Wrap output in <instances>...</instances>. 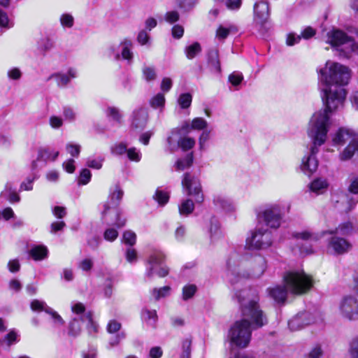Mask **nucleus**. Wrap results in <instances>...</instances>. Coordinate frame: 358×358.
Listing matches in <instances>:
<instances>
[{
	"mask_svg": "<svg viewBox=\"0 0 358 358\" xmlns=\"http://www.w3.org/2000/svg\"><path fill=\"white\" fill-rule=\"evenodd\" d=\"M121 328V324L116 320H110L107 326V331L110 334L117 332Z\"/></svg>",
	"mask_w": 358,
	"mask_h": 358,
	"instance_id": "052dcab7",
	"label": "nucleus"
},
{
	"mask_svg": "<svg viewBox=\"0 0 358 358\" xmlns=\"http://www.w3.org/2000/svg\"><path fill=\"white\" fill-rule=\"evenodd\" d=\"M55 78L57 84L59 87H64L70 82L69 76L63 73H55L51 75L48 80Z\"/></svg>",
	"mask_w": 358,
	"mask_h": 358,
	"instance_id": "e433bc0d",
	"label": "nucleus"
},
{
	"mask_svg": "<svg viewBox=\"0 0 358 358\" xmlns=\"http://www.w3.org/2000/svg\"><path fill=\"white\" fill-rule=\"evenodd\" d=\"M37 176L33 173L32 176L27 178L26 181L22 182L20 189L30 191L33 189L32 182L37 178Z\"/></svg>",
	"mask_w": 358,
	"mask_h": 358,
	"instance_id": "5fc2aeb1",
	"label": "nucleus"
},
{
	"mask_svg": "<svg viewBox=\"0 0 358 358\" xmlns=\"http://www.w3.org/2000/svg\"><path fill=\"white\" fill-rule=\"evenodd\" d=\"M207 227L212 241H214L220 236L221 232L220 231V223L215 217L213 216L210 217Z\"/></svg>",
	"mask_w": 358,
	"mask_h": 358,
	"instance_id": "393cba45",
	"label": "nucleus"
},
{
	"mask_svg": "<svg viewBox=\"0 0 358 358\" xmlns=\"http://www.w3.org/2000/svg\"><path fill=\"white\" fill-rule=\"evenodd\" d=\"M207 63L212 72L215 73H221L222 69L219 58V50L217 48H213L208 50Z\"/></svg>",
	"mask_w": 358,
	"mask_h": 358,
	"instance_id": "aec40b11",
	"label": "nucleus"
},
{
	"mask_svg": "<svg viewBox=\"0 0 358 358\" xmlns=\"http://www.w3.org/2000/svg\"><path fill=\"white\" fill-rule=\"evenodd\" d=\"M353 230V226L352 223L347 222L339 224V226L334 230L323 231L321 234L313 233L310 231L306 230L301 232H294L292 234V237L296 241H317L322 236L329 234V235H341L348 236L352 234Z\"/></svg>",
	"mask_w": 358,
	"mask_h": 358,
	"instance_id": "423d86ee",
	"label": "nucleus"
},
{
	"mask_svg": "<svg viewBox=\"0 0 358 358\" xmlns=\"http://www.w3.org/2000/svg\"><path fill=\"white\" fill-rule=\"evenodd\" d=\"M45 313L50 314L52 316L55 324H59V325L64 324V321L63 320L62 317L56 311H55L52 308H46Z\"/></svg>",
	"mask_w": 358,
	"mask_h": 358,
	"instance_id": "bf43d9fd",
	"label": "nucleus"
},
{
	"mask_svg": "<svg viewBox=\"0 0 358 358\" xmlns=\"http://www.w3.org/2000/svg\"><path fill=\"white\" fill-rule=\"evenodd\" d=\"M48 248L44 245H35L29 251V255L36 261H40L47 257Z\"/></svg>",
	"mask_w": 358,
	"mask_h": 358,
	"instance_id": "bb28decb",
	"label": "nucleus"
},
{
	"mask_svg": "<svg viewBox=\"0 0 358 358\" xmlns=\"http://www.w3.org/2000/svg\"><path fill=\"white\" fill-rule=\"evenodd\" d=\"M123 194L124 192L118 185L110 187L108 201L103 204V217L106 215L110 210H117Z\"/></svg>",
	"mask_w": 358,
	"mask_h": 358,
	"instance_id": "2eb2a0df",
	"label": "nucleus"
},
{
	"mask_svg": "<svg viewBox=\"0 0 358 358\" xmlns=\"http://www.w3.org/2000/svg\"><path fill=\"white\" fill-rule=\"evenodd\" d=\"M127 261L129 263H133L137 259V253L135 249L129 248L125 253Z\"/></svg>",
	"mask_w": 358,
	"mask_h": 358,
	"instance_id": "e2e57ef3",
	"label": "nucleus"
},
{
	"mask_svg": "<svg viewBox=\"0 0 358 358\" xmlns=\"http://www.w3.org/2000/svg\"><path fill=\"white\" fill-rule=\"evenodd\" d=\"M5 192H8V199L10 203H17L20 201V197L15 190H13L10 183L6 185Z\"/></svg>",
	"mask_w": 358,
	"mask_h": 358,
	"instance_id": "4c0bfd02",
	"label": "nucleus"
},
{
	"mask_svg": "<svg viewBox=\"0 0 358 358\" xmlns=\"http://www.w3.org/2000/svg\"><path fill=\"white\" fill-rule=\"evenodd\" d=\"M322 355V350L319 345L315 346L308 353L306 358H320Z\"/></svg>",
	"mask_w": 358,
	"mask_h": 358,
	"instance_id": "338daca9",
	"label": "nucleus"
},
{
	"mask_svg": "<svg viewBox=\"0 0 358 358\" xmlns=\"http://www.w3.org/2000/svg\"><path fill=\"white\" fill-rule=\"evenodd\" d=\"M164 255L161 252H155L151 254L147 261V268L145 272V277L150 280L153 277L154 273H156L159 277L164 278L169 274V269L166 266H161L164 260Z\"/></svg>",
	"mask_w": 358,
	"mask_h": 358,
	"instance_id": "1a4fd4ad",
	"label": "nucleus"
},
{
	"mask_svg": "<svg viewBox=\"0 0 358 358\" xmlns=\"http://www.w3.org/2000/svg\"><path fill=\"white\" fill-rule=\"evenodd\" d=\"M301 38L300 35H296L295 34H289L287 35L286 43L289 46L294 45L298 43Z\"/></svg>",
	"mask_w": 358,
	"mask_h": 358,
	"instance_id": "69168bd1",
	"label": "nucleus"
},
{
	"mask_svg": "<svg viewBox=\"0 0 358 358\" xmlns=\"http://www.w3.org/2000/svg\"><path fill=\"white\" fill-rule=\"evenodd\" d=\"M182 185L187 191V194L194 196L196 203H201L204 197L202 193L201 185L199 179L194 175L186 173L182 180Z\"/></svg>",
	"mask_w": 358,
	"mask_h": 358,
	"instance_id": "9b49d317",
	"label": "nucleus"
},
{
	"mask_svg": "<svg viewBox=\"0 0 358 358\" xmlns=\"http://www.w3.org/2000/svg\"><path fill=\"white\" fill-rule=\"evenodd\" d=\"M196 291V287L194 285H186L182 289V299L185 301L192 298Z\"/></svg>",
	"mask_w": 358,
	"mask_h": 358,
	"instance_id": "a18cd8bd",
	"label": "nucleus"
},
{
	"mask_svg": "<svg viewBox=\"0 0 358 358\" xmlns=\"http://www.w3.org/2000/svg\"><path fill=\"white\" fill-rule=\"evenodd\" d=\"M283 216V208L279 203L266 206L257 215L260 222H264L267 227L273 229H277L280 226Z\"/></svg>",
	"mask_w": 358,
	"mask_h": 358,
	"instance_id": "6e6552de",
	"label": "nucleus"
},
{
	"mask_svg": "<svg viewBox=\"0 0 358 358\" xmlns=\"http://www.w3.org/2000/svg\"><path fill=\"white\" fill-rule=\"evenodd\" d=\"M118 236V232L115 229L108 228L103 233V238L106 241L113 242Z\"/></svg>",
	"mask_w": 358,
	"mask_h": 358,
	"instance_id": "864d4df0",
	"label": "nucleus"
},
{
	"mask_svg": "<svg viewBox=\"0 0 358 358\" xmlns=\"http://www.w3.org/2000/svg\"><path fill=\"white\" fill-rule=\"evenodd\" d=\"M315 322L312 314L309 312L298 313L288 322L289 328L292 331H297Z\"/></svg>",
	"mask_w": 358,
	"mask_h": 358,
	"instance_id": "f3484780",
	"label": "nucleus"
},
{
	"mask_svg": "<svg viewBox=\"0 0 358 358\" xmlns=\"http://www.w3.org/2000/svg\"><path fill=\"white\" fill-rule=\"evenodd\" d=\"M8 76L12 80H19L22 76V72L20 69L13 67L8 71Z\"/></svg>",
	"mask_w": 358,
	"mask_h": 358,
	"instance_id": "774afa93",
	"label": "nucleus"
},
{
	"mask_svg": "<svg viewBox=\"0 0 358 358\" xmlns=\"http://www.w3.org/2000/svg\"><path fill=\"white\" fill-rule=\"evenodd\" d=\"M54 46L53 41L48 37H43L37 42V50L43 55Z\"/></svg>",
	"mask_w": 358,
	"mask_h": 358,
	"instance_id": "cd10ccee",
	"label": "nucleus"
},
{
	"mask_svg": "<svg viewBox=\"0 0 358 358\" xmlns=\"http://www.w3.org/2000/svg\"><path fill=\"white\" fill-rule=\"evenodd\" d=\"M207 122L202 117H196L192 122V128L194 129H203L207 127Z\"/></svg>",
	"mask_w": 358,
	"mask_h": 358,
	"instance_id": "6e6d98bb",
	"label": "nucleus"
},
{
	"mask_svg": "<svg viewBox=\"0 0 358 358\" xmlns=\"http://www.w3.org/2000/svg\"><path fill=\"white\" fill-rule=\"evenodd\" d=\"M165 104V96L163 93H158L150 100V105L153 108L162 110Z\"/></svg>",
	"mask_w": 358,
	"mask_h": 358,
	"instance_id": "72a5a7b5",
	"label": "nucleus"
},
{
	"mask_svg": "<svg viewBox=\"0 0 358 358\" xmlns=\"http://www.w3.org/2000/svg\"><path fill=\"white\" fill-rule=\"evenodd\" d=\"M272 243L271 231L266 229H258L252 234L251 237L246 239V247L248 249H264Z\"/></svg>",
	"mask_w": 358,
	"mask_h": 358,
	"instance_id": "9d476101",
	"label": "nucleus"
},
{
	"mask_svg": "<svg viewBox=\"0 0 358 358\" xmlns=\"http://www.w3.org/2000/svg\"><path fill=\"white\" fill-rule=\"evenodd\" d=\"M71 310L73 314L80 315L83 322H86L88 334L94 336L99 330V325L93 320V314L91 310H87L83 303L76 302L71 305Z\"/></svg>",
	"mask_w": 358,
	"mask_h": 358,
	"instance_id": "f8f14e48",
	"label": "nucleus"
},
{
	"mask_svg": "<svg viewBox=\"0 0 358 358\" xmlns=\"http://www.w3.org/2000/svg\"><path fill=\"white\" fill-rule=\"evenodd\" d=\"M349 351L351 358H358V338L352 340Z\"/></svg>",
	"mask_w": 358,
	"mask_h": 358,
	"instance_id": "680f3d73",
	"label": "nucleus"
},
{
	"mask_svg": "<svg viewBox=\"0 0 358 358\" xmlns=\"http://www.w3.org/2000/svg\"><path fill=\"white\" fill-rule=\"evenodd\" d=\"M142 319L152 327H155L157 320V315L156 310H150L147 308L143 309L141 312Z\"/></svg>",
	"mask_w": 358,
	"mask_h": 358,
	"instance_id": "c85d7f7f",
	"label": "nucleus"
},
{
	"mask_svg": "<svg viewBox=\"0 0 358 358\" xmlns=\"http://www.w3.org/2000/svg\"><path fill=\"white\" fill-rule=\"evenodd\" d=\"M331 121L324 112H315L311 117L307 132L313 145L310 154L303 157L301 165L305 174L310 175L317 170L318 161L315 155L319 152V147L326 141Z\"/></svg>",
	"mask_w": 358,
	"mask_h": 358,
	"instance_id": "20e7f679",
	"label": "nucleus"
},
{
	"mask_svg": "<svg viewBox=\"0 0 358 358\" xmlns=\"http://www.w3.org/2000/svg\"><path fill=\"white\" fill-rule=\"evenodd\" d=\"M92 174L89 169H83L80 173L78 182L80 185H87L91 180Z\"/></svg>",
	"mask_w": 358,
	"mask_h": 358,
	"instance_id": "79ce46f5",
	"label": "nucleus"
},
{
	"mask_svg": "<svg viewBox=\"0 0 358 358\" xmlns=\"http://www.w3.org/2000/svg\"><path fill=\"white\" fill-rule=\"evenodd\" d=\"M322 99L325 108L324 112L330 120L331 114L342 107L346 97L344 86L348 84L351 77L348 67L338 62L328 60L324 66L318 71Z\"/></svg>",
	"mask_w": 358,
	"mask_h": 358,
	"instance_id": "f03ea898",
	"label": "nucleus"
},
{
	"mask_svg": "<svg viewBox=\"0 0 358 358\" xmlns=\"http://www.w3.org/2000/svg\"><path fill=\"white\" fill-rule=\"evenodd\" d=\"M126 155L129 160L136 162H139L141 159V154L136 148H128Z\"/></svg>",
	"mask_w": 358,
	"mask_h": 358,
	"instance_id": "09e8293b",
	"label": "nucleus"
},
{
	"mask_svg": "<svg viewBox=\"0 0 358 358\" xmlns=\"http://www.w3.org/2000/svg\"><path fill=\"white\" fill-rule=\"evenodd\" d=\"M178 209L181 215H189L193 212L194 209V204L193 201L189 199L183 200L180 205H179Z\"/></svg>",
	"mask_w": 358,
	"mask_h": 358,
	"instance_id": "7c9ffc66",
	"label": "nucleus"
},
{
	"mask_svg": "<svg viewBox=\"0 0 358 358\" xmlns=\"http://www.w3.org/2000/svg\"><path fill=\"white\" fill-rule=\"evenodd\" d=\"M215 206L225 212H230L234 210V206L230 199L221 194H215L213 199Z\"/></svg>",
	"mask_w": 358,
	"mask_h": 358,
	"instance_id": "5701e85b",
	"label": "nucleus"
},
{
	"mask_svg": "<svg viewBox=\"0 0 358 358\" xmlns=\"http://www.w3.org/2000/svg\"><path fill=\"white\" fill-rule=\"evenodd\" d=\"M254 22L256 24L263 27L270 17V6L267 1L259 0L254 4Z\"/></svg>",
	"mask_w": 358,
	"mask_h": 358,
	"instance_id": "4468645a",
	"label": "nucleus"
},
{
	"mask_svg": "<svg viewBox=\"0 0 358 358\" xmlns=\"http://www.w3.org/2000/svg\"><path fill=\"white\" fill-rule=\"evenodd\" d=\"M127 150V145L124 142L115 143L110 147L111 154L118 157L126 155Z\"/></svg>",
	"mask_w": 358,
	"mask_h": 358,
	"instance_id": "2f4dec72",
	"label": "nucleus"
},
{
	"mask_svg": "<svg viewBox=\"0 0 358 358\" xmlns=\"http://www.w3.org/2000/svg\"><path fill=\"white\" fill-rule=\"evenodd\" d=\"M232 297L240 305L242 319L231 325L228 338L231 345L245 348L251 340L252 331L267 324L268 319L259 304L257 290L248 289L236 291Z\"/></svg>",
	"mask_w": 358,
	"mask_h": 358,
	"instance_id": "f257e3e1",
	"label": "nucleus"
},
{
	"mask_svg": "<svg viewBox=\"0 0 358 358\" xmlns=\"http://www.w3.org/2000/svg\"><path fill=\"white\" fill-rule=\"evenodd\" d=\"M153 197L160 205L166 204L169 199V196L166 192L159 189H157Z\"/></svg>",
	"mask_w": 358,
	"mask_h": 358,
	"instance_id": "8fccbe9b",
	"label": "nucleus"
},
{
	"mask_svg": "<svg viewBox=\"0 0 358 358\" xmlns=\"http://www.w3.org/2000/svg\"><path fill=\"white\" fill-rule=\"evenodd\" d=\"M122 240L125 244L132 246L136 243V235L131 231H126L123 234Z\"/></svg>",
	"mask_w": 358,
	"mask_h": 358,
	"instance_id": "49530a36",
	"label": "nucleus"
},
{
	"mask_svg": "<svg viewBox=\"0 0 358 358\" xmlns=\"http://www.w3.org/2000/svg\"><path fill=\"white\" fill-rule=\"evenodd\" d=\"M148 120L147 110L144 108H137L132 113L131 127L134 130L142 131L145 127Z\"/></svg>",
	"mask_w": 358,
	"mask_h": 358,
	"instance_id": "a211bd4d",
	"label": "nucleus"
},
{
	"mask_svg": "<svg viewBox=\"0 0 358 358\" xmlns=\"http://www.w3.org/2000/svg\"><path fill=\"white\" fill-rule=\"evenodd\" d=\"M201 52V45L198 42H195L193 44L186 47L185 48V54L186 57L189 59H192L196 55L200 53Z\"/></svg>",
	"mask_w": 358,
	"mask_h": 358,
	"instance_id": "f704fd0d",
	"label": "nucleus"
},
{
	"mask_svg": "<svg viewBox=\"0 0 358 358\" xmlns=\"http://www.w3.org/2000/svg\"><path fill=\"white\" fill-rule=\"evenodd\" d=\"M238 31V27L231 23L220 24L215 33V37L220 41H224L230 34H236Z\"/></svg>",
	"mask_w": 358,
	"mask_h": 358,
	"instance_id": "412c9836",
	"label": "nucleus"
},
{
	"mask_svg": "<svg viewBox=\"0 0 358 358\" xmlns=\"http://www.w3.org/2000/svg\"><path fill=\"white\" fill-rule=\"evenodd\" d=\"M229 82L234 87H238L243 80V76L241 73L234 71L229 76Z\"/></svg>",
	"mask_w": 358,
	"mask_h": 358,
	"instance_id": "c03bdc74",
	"label": "nucleus"
},
{
	"mask_svg": "<svg viewBox=\"0 0 358 358\" xmlns=\"http://www.w3.org/2000/svg\"><path fill=\"white\" fill-rule=\"evenodd\" d=\"M143 74L144 78L148 82L152 81V80H155V78L157 77L155 69L152 66H145L143 68Z\"/></svg>",
	"mask_w": 358,
	"mask_h": 358,
	"instance_id": "a19ab883",
	"label": "nucleus"
},
{
	"mask_svg": "<svg viewBox=\"0 0 358 358\" xmlns=\"http://www.w3.org/2000/svg\"><path fill=\"white\" fill-rule=\"evenodd\" d=\"M173 82L169 78H164L162 80L160 88L162 92H168L172 87Z\"/></svg>",
	"mask_w": 358,
	"mask_h": 358,
	"instance_id": "0e129e2a",
	"label": "nucleus"
},
{
	"mask_svg": "<svg viewBox=\"0 0 358 358\" xmlns=\"http://www.w3.org/2000/svg\"><path fill=\"white\" fill-rule=\"evenodd\" d=\"M331 236L328 241L327 248L331 252L335 255H343L350 250L352 245L348 240L339 236Z\"/></svg>",
	"mask_w": 358,
	"mask_h": 358,
	"instance_id": "dca6fc26",
	"label": "nucleus"
},
{
	"mask_svg": "<svg viewBox=\"0 0 358 358\" xmlns=\"http://www.w3.org/2000/svg\"><path fill=\"white\" fill-rule=\"evenodd\" d=\"M60 22L63 27H72L73 25L74 20L70 14H63L60 17Z\"/></svg>",
	"mask_w": 358,
	"mask_h": 358,
	"instance_id": "13d9d810",
	"label": "nucleus"
},
{
	"mask_svg": "<svg viewBox=\"0 0 358 358\" xmlns=\"http://www.w3.org/2000/svg\"><path fill=\"white\" fill-rule=\"evenodd\" d=\"M81 322H83L80 320V315L78 316L77 315H76V316L73 318H72V320L69 322L68 327L69 336L75 338L80 335L81 332Z\"/></svg>",
	"mask_w": 358,
	"mask_h": 358,
	"instance_id": "a878e982",
	"label": "nucleus"
},
{
	"mask_svg": "<svg viewBox=\"0 0 358 358\" xmlns=\"http://www.w3.org/2000/svg\"><path fill=\"white\" fill-rule=\"evenodd\" d=\"M195 145V141L192 138L185 137L179 138V148L183 150H188L192 148Z\"/></svg>",
	"mask_w": 358,
	"mask_h": 358,
	"instance_id": "58836bf2",
	"label": "nucleus"
},
{
	"mask_svg": "<svg viewBox=\"0 0 358 358\" xmlns=\"http://www.w3.org/2000/svg\"><path fill=\"white\" fill-rule=\"evenodd\" d=\"M240 257L238 252L233 251L227 259V276L233 286L234 293L236 291L248 289V288L239 289L238 285H242L245 280L250 277L259 278L266 268V259L262 256L255 257L249 263L241 262Z\"/></svg>",
	"mask_w": 358,
	"mask_h": 358,
	"instance_id": "7ed1b4c3",
	"label": "nucleus"
},
{
	"mask_svg": "<svg viewBox=\"0 0 358 358\" xmlns=\"http://www.w3.org/2000/svg\"><path fill=\"white\" fill-rule=\"evenodd\" d=\"M327 188V182L325 180L317 178L310 184V191L317 194H322Z\"/></svg>",
	"mask_w": 358,
	"mask_h": 358,
	"instance_id": "c756f323",
	"label": "nucleus"
},
{
	"mask_svg": "<svg viewBox=\"0 0 358 358\" xmlns=\"http://www.w3.org/2000/svg\"><path fill=\"white\" fill-rule=\"evenodd\" d=\"M192 96L190 93L181 94L178 99V103L182 109L188 108L192 103Z\"/></svg>",
	"mask_w": 358,
	"mask_h": 358,
	"instance_id": "c9c22d12",
	"label": "nucleus"
},
{
	"mask_svg": "<svg viewBox=\"0 0 358 358\" xmlns=\"http://www.w3.org/2000/svg\"><path fill=\"white\" fill-rule=\"evenodd\" d=\"M191 345L192 341L189 338H186L183 341L182 344V354L181 358H190L191 357Z\"/></svg>",
	"mask_w": 358,
	"mask_h": 358,
	"instance_id": "37998d69",
	"label": "nucleus"
},
{
	"mask_svg": "<svg viewBox=\"0 0 358 358\" xmlns=\"http://www.w3.org/2000/svg\"><path fill=\"white\" fill-rule=\"evenodd\" d=\"M107 115L113 120L117 122H120L122 114L118 108L115 107H109L107 110Z\"/></svg>",
	"mask_w": 358,
	"mask_h": 358,
	"instance_id": "3c124183",
	"label": "nucleus"
},
{
	"mask_svg": "<svg viewBox=\"0 0 358 358\" xmlns=\"http://www.w3.org/2000/svg\"><path fill=\"white\" fill-rule=\"evenodd\" d=\"M285 287L277 285L268 289L270 296L277 303H282L287 299V292L301 295L309 291L313 285L311 276L303 271H289L283 276Z\"/></svg>",
	"mask_w": 358,
	"mask_h": 358,
	"instance_id": "39448f33",
	"label": "nucleus"
},
{
	"mask_svg": "<svg viewBox=\"0 0 358 358\" xmlns=\"http://www.w3.org/2000/svg\"><path fill=\"white\" fill-rule=\"evenodd\" d=\"M340 310L342 315L349 320L358 319V301L351 295L345 296L340 304Z\"/></svg>",
	"mask_w": 358,
	"mask_h": 358,
	"instance_id": "ddd939ff",
	"label": "nucleus"
},
{
	"mask_svg": "<svg viewBox=\"0 0 358 358\" xmlns=\"http://www.w3.org/2000/svg\"><path fill=\"white\" fill-rule=\"evenodd\" d=\"M171 288L169 286H164L162 288H155L152 291V294L156 300H159L162 297H165L169 295Z\"/></svg>",
	"mask_w": 358,
	"mask_h": 358,
	"instance_id": "ea45409f",
	"label": "nucleus"
},
{
	"mask_svg": "<svg viewBox=\"0 0 358 358\" xmlns=\"http://www.w3.org/2000/svg\"><path fill=\"white\" fill-rule=\"evenodd\" d=\"M67 152L72 156L77 157L80 152V145L69 143L66 146Z\"/></svg>",
	"mask_w": 358,
	"mask_h": 358,
	"instance_id": "4d7b16f0",
	"label": "nucleus"
},
{
	"mask_svg": "<svg viewBox=\"0 0 358 358\" xmlns=\"http://www.w3.org/2000/svg\"><path fill=\"white\" fill-rule=\"evenodd\" d=\"M59 155L58 151L50 150L48 148H41L38 150L36 159L34 160L31 165L32 171L38 169V162H43L45 163L48 160L55 161Z\"/></svg>",
	"mask_w": 358,
	"mask_h": 358,
	"instance_id": "6ab92c4d",
	"label": "nucleus"
},
{
	"mask_svg": "<svg viewBox=\"0 0 358 358\" xmlns=\"http://www.w3.org/2000/svg\"><path fill=\"white\" fill-rule=\"evenodd\" d=\"M136 40L141 45H150V37L146 30H141L138 32Z\"/></svg>",
	"mask_w": 358,
	"mask_h": 358,
	"instance_id": "de8ad7c7",
	"label": "nucleus"
},
{
	"mask_svg": "<svg viewBox=\"0 0 358 358\" xmlns=\"http://www.w3.org/2000/svg\"><path fill=\"white\" fill-rule=\"evenodd\" d=\"M31 308L34 311H45L48 307L44 301L34 299L31 303Z\"/></svg>",
	"mask_w": 358,
	"mask_h": 358,
	"instance_id": "603ef678",
	"label": "nucleus"
},
{
	"mask_svg": "<svg viewBox=\"0 0 358 358\" xmlns=\"http://www.w3.org/2000/svg\"><path fill=\"white\" fill-rule=\"evenodd\" d=\"M335 145H344L350 142L348 147L340 155V159L342 161L350 159L355 152L358 153V138L353 137L352 132L349 129H340L333 138Z\"/></svg>",
	"mask_w": 358,
	"mask_h": 358,
	"instance_id": "0eeeda50",
	"label": "nucleus"
},
{
	"mask_svg": "<svg viewBox=\"0 0 358 358\" xmlns=\"http://www.w3.org/2000/svg\"><path fill=\"white\" fill-rule=\"evenodd\" d=\"M179 131L177 129H173L171 132V136H169L166 139L167 142V151L169 153H173L179 148Z\"/></svg>",
	"mask_w": 358,
	"mask_h": 358,
	"instance_id": "b1692460",
	"label": "nucleus"
},
{
	"mask_svg": "<svg viewBox=\"0 0 358 358\" xmlns=\"http://www.w3.org/2000/svg\"><path fill=\"white\" fill-rule=\"evenodd\" d=\"M134 43L131 39L124 38L120 43L122 48L120 57L127 61L128 64H131L134 58V53L131 51Z\"/></svg>",
	"mask_w": 358,
	"mask_h": 358,
	"instance_id": "4be33fe9",
	"label": "nucleus"
},
{
	"mask_svg": "<svg viewBox=\"0 0 358 358\" xmlns=\"http://www.w3.org/2000/svg\"><path fill=\"white\" fill-rule=\"evenodd\" d=\"M193 162L192 153L188 154L185 158L178 159L176 162V168L177 171H181L192 166Z\"/></svg>",
	"mask_w": 358,
	"mask_h": 358,
	"instance_id": "473e14b6",
	"label": "nucleus"
}]
</instances>
